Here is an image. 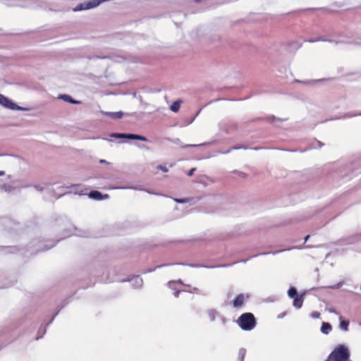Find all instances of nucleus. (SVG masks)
Instances as JSON below:
<instances>
[{
    "mask_svg": "<svg viewBox=\"0 0 361 361\" xmlns=\"http://www.w3.org/2000/svg\"><path fill=\"white\" fill-rule=\"evenodd\" d=\"M181 290H176L175 289V292L173 293V295L176 297V298H178L180 293Z\"/></svg>",
    "mask_w": 361,
    "mask_h": 361,
    "instance_id": "18",
    "label": "nucleus"
},
{
    "mask_svg": "<svg viewBox=\"0 0 361 361\" xmlns=\"http://www.w3.org/2000/svg\"><path fill=\"white\" fill-rule=\"evenodd\" d=\"M319 39H316V40H309L310 42H317L318 41Z\"/></svg>",
    "mask_w": 361,
    "mask_h": 361,
    "instance_id": "25",
    "label": "nucleus"
},
{
    "mask_svg": "<svg viewBox=\"0 0 361 361\" xmlns=\"http://www.w3.org/2000/svg\"><path fill=\"white\" fill-rule=\"evenodd\" d=\"M310 238V235H307L305 238V242H307V240L309 239Z\"/></svg>",
    "mask_w": 361,
    "mask_h": 361,
    "instance_id": "21",
    "label": "nucleus"
},
{
    "mask_svg": "<svg viewBox=\"0 0 361 361\" xmlns=\"http://www.w3.org/2000/svg\"><path fill=\"white\" fill-rule=\"evenodd\" d=\"M176 201L177 202H184V201H183V200H176Z\"/></svg>",
    "mask_w": 361,
    "mask_h": 361,
    "instance_id": "23",
    "label": "nucleus"
},
{
    "mask_svg": "<svg viewBox=\"0 0 361 361\" xmlns=\"http://www.w3.org/2000/svg\"><path fill=\"white\" fill-rule=\"evenodd\" d=\"M4 174V172L3 171H0V176H2Z\"/></svg>",
    "mask_w": 361,
    "mask_h": 361,
    "instance_id": "24",
    "label": "nucleus"
},
{
    "mask_svg": "<svg viewBox=\"0 0 361 361\" xmlns=\"http://www.w3.org/2000/svg\"><path fill=\"white\" fill-rule=\"evenodd\" d=\"M303 301L304 298L302 295H296V297L293 298V306L297 309H299L302 307Z\"/></svg>",
    "mask_w": 361,
    "mask_h": 361,
    "instance_id": "6",
    "label": "nucleus"
},
{
    "mask_svg": "<svg viewBox=\"0 0 361 361\" xmlns=\"http://www.w3.org/2000/svg\"><path fill=\"white\" fill-rule=\"evenodd\" d=\"M331 330H332V326L329 323L322 322V326H321V331L324 334H329Z\"/></svg>",
    "mask_w": 361,
    "mask_h": 361,
    "instance_id": "8",
    "label": "nucleus"
},
{
    "mask_svg": "<svg viewBox=\"0 0 361 361\" xmlns=\"http://www.w3.org/2000/svg\"><path fill=\"white\" fill-rule=\"evenodd\" d=\"M0 104L11 109H16V104H14L11 99L2 94H0Z\"/></svg>",
    "mask_w": 361,
    "mask_h": 361,
    "instance_id": "5",
    "label": "nucleus"
},
{
    "mask_svg": "<svg viewBox=\"0 0 361 361\" xmlns=\"http://www.w3.org/2000/svg\"><path fill=\"white\" fill-rule=\"evenodd\" d=\"M188 292L192 293H200V289L198 288L195 287L189 290Z\"/></svg>",
    "mask_w": 361,
    "mask_h": 361,
    "instance_id": "17",
    "label": "nucleus"
},
{
    "mask_svg": "<svg viewBox=\"0 0 361 361\" xmlns=\"http://www.w3.org/2000/svg\"><path fill=\"white\" fill-rule=\"evenodd\" d=\"M195 171V169H192L189 173H188V176H192L193 174V171Z\"/></svg>",
    "mask_w": 361,
    "mask_h": 361,
    "instance_id": "19",
    "label": "nucleus"
},
{
    "mask_svg": "<svg viewBox=\"0 0 361 361\" xmlns=\"http://www.w3.org/2000/svg\"><path fill=\"white\" fill-rule=\"evenodd\" d=\"M89 197L90 198H92V199H94V200H101L104 198V196L102 195V194L97 191V190H92L91 191L90 193H89ZM108 197V195H104V197Z\"/></svg>",
    "mask_w": 361,
    "mask_h": 361,
    "instance_id": "7",
    "label": "nucleus"
},
{
    "mask_svg": "<svg viewBox=\"0 0 361 361\" xmlns=\"http://www.w3.org/2000/svg\"><path fill=\"white\" fill-rule=\"evenodd\" d=\"M288 295L290 298H294L295 297H296V295H298L297 289L294 287L290 288L289 290H288Z\"/></svg>",
    "mask_w": 361,
    "mask_h": 361,
    "instance_id": "12",
    "label": "nucleus"
},
{
    "mask_svg": "<svg viewBox=\"0 0 361 361\" xmlns=\"http://www.w3.org/2000/svg\"><path fill=\"white\" fill-rule=\"evenodd\" d=\"M99 162H100V163H107V162H106V160H104V159H101V160L99 161Z\"/></svg>",
    "mask_w": 361,
    "mask_h": 361,
    "instance_id": "22",
    "label": "nucleus"
},
{
    "mask_svg": "<svg viewBox=\"0 0 361 361\" xmlns=\"http://www.w3.org/2000/svg\"><path fill=\"white\" fill-rule=\"evenodd\" d=\"M163 170H164V171H167V169H165V168H163Z\"/></svg>",
    "mask_w": 361,
    "mask_h": 361,
    "instance_id": "26",
    "label": "nucleus"
},
{
    "mask_svg": "<svg viewBox=\"0 0 361 361\" xmlns=\"http://www.w3.org/2000/svg\"><path fill=\"white\" fill-rule=\"evenodd\" d=\"M320 313L319 312H313L311 314V317L314 319H318L320 317Z\"/></svg>",
    "mask_w": 361,
    "mask_h": 361,
    "instance_id": "16",
    "label": "nucleus"
},
{
    "mask_svg": "<svg viewBox=\"0 0 361 361\" xmlns=\"http://www.w3.org/2000/svg\"><path fill=\"white\" fill-rule=\"evenodd\" d=\"M63 98L66 101H67V102H71V103H72V104H77V103H79V102L73 100V99L70 96H68V95H63Z\"/></svg>",
    "mask_w": 361,
    "mask_h": 361,
    "instance_id": "15",
    "label": "nucleus"
},
{
    "mask_svg": "<svg viewBox=\"0 0 361 361\" xmlns=\"http://www.w3.org/2000/svg\"><path fill=\"white\" fill-rule=\"evenodd\" d=\"M182 103L181 100H177L174 102L170 106V109L173 112H178L180 109V104Z\"/></svg>",
    "mask_w": 361,
    "mask_h": 361,
    "instance_id": "9",
    "label": "nucleus"
},
{
    "mask_svg": "<svg viewBox=\"0 0 361 361\" xmlns=\"http://www.w3.org/2000/svg\"><path fill=\"white\" fill-rule=\"evenodd\" d=\"M185 286L186 287H188V288H189V287H190V285H185Z\"/></svg>",
    "mask_w": 361,
    "mask_h": 361,
    "instance_id": "27",
    "label": "nucleus"
},
{
    "mask_svg": "<svg viewBox=\"0 0 361 361\" xmlns=\"http://www.w3.org/2000/svg\"><path fill=\"white\" fill-rule=\"evenodd\" d=\"M340 319V329L343 331H347L348 330L349 322L343 320L342 317H339Z\"/></svg>",
    "mask_w": 361,
    "mask_h": 361,
    "instance_id": "10",
    "label": "nucleus"
},
{
    "mask_svg": "<svg viewBox=\"0 0 361 361\" xmlns=\"http://www.w3.org/2000/svg\"><path fill=\"white\" fill-rule=\"evenodd\" d=\"M350 352L347 347L340 344L329 354L325 361H348Z\"/></svg>",
    "mask_w": 361,
    "mask_h": 361,
    "instance_id": "1",
    "label": "nucleus"
},
{
    "mask_svg": "<svg viewBox=\"0 0 361 361\" xmlns=\"http://www.w3.org/2000/svg\"><path fill=\"white\" fill-rule=\"evenodd\" d=\"M245 355H246V350L244 348L240 349L238 353V361H244Z\"/></svg>",
    "mask_w": 361,
    "mask_h": 361,
    "instance_id": "11",
    "label": "nucleus"
},
{
    "mask_svg": "<svg viewBox=\"0 0 361 361\" xmlns=\"http://www.w3.org/2000/svg\"><path fill=\"white\" fill-rule=\"evenodd\" d=\"M248 298V295H245L243 293L238 294L233 301V307L234 308H241L244 305L245 300Z\"/></svg>",
    "mask_w": 361,
    "mask_h": 361,
    "instance_id": "4",
    "label": "nucleus"
},
{
    "mask_svg": "<svg viewBox=\"0 0 361 361\" xmlns=\"http://www.w3.org/2000/svg\"><path fill=\"white\" fill-rule=\"evenodd\" d=\"M329 312H332V313L337 314V312H336L335 310H334V309H329Z\"/></svg>",
    "mask_w": 361,
    "mask_h": 361,
    "instance_id": "20",
    "label": "nucleus"
},
{
    "mask_svg": "<svg viewBox=\"0 0 361 361\" xmlns=\"http://www.w3.org/2000/svg\"><path fill=\"white\" fill-rule=\"evenodd\" d=\"M237 323L239 326L244 331L252 330L257 324L255 317L250 312L242 314L238 319Z\"/></svg>",
    "mask_w": 361,
    "mask_h": 361,
    "instance_id": "2",
    "label": "nucleus"
},
{
    "mask_svg": "<svg viewBox=\"0 0 361 361\" xmlns=\"http://www.w3.org/2000/svg\"><path fill=\"white\" fill-rule=\"evenodd\" d=\"M111 137L114 138H128L131 140H137L141 141H147V137L139 135H135V134H125V133H112L111 135Z\"/></svg>",
    "mask_w": 361,
    "mask_h": 361,
    "instance_id": "3",
    "label": "nucleus"
},
{
    "mask_svg": "<svg viewBox=\"0 0 361 361\" xmlns=\"http://www.w3.org/2000/svg\"><path fill=\"white\" fill-rule=\"evenodd\" d=\"M106 114L109 115L112 118H120L123 116V113L121 112V111H119V112H111V113H107Z\"/></svg>",
    "mask_w": 361,
    "mask_h": 361,
    "instance_id": "13",
    "label": "nucleus"
},
{
    "mask_svg": "<svg viewBox=\"0 0 361 361\" xmlns=\"http://www.w3.org/2000/svg\"><path fill=\"white\" fill-rule=\"evenodd\" d=\"M176 283H180V284H183L181 280H178V281H169V282L168 283V286H169L170 288H171V289H173V290H175V288L173 287V286H174V284H175Z\"/></svg>",
    "mask_w": 361,
    "mask_h": 361,
    "instance_id": "14",
    "label": "nucleus"
}]
</instances>
